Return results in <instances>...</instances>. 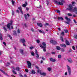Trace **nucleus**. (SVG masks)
<instances>
[{"label":"nucleus","mask_w":77,"mask_h":77,"mask_svg":"<svg viewBox=\"0 0 77 77\" xmlns=\"http://www.w3.org/2000/svg\"><path fill=\"white\" fill-rule=\"evenodd\" d=\"M69 8L68 9V10H69V11H72L73 12H75V14H77V8L75 7L73 9H72V6L71 4L69 5Z\"/></svg>","instance_id":"nucleus-1"},{"label":"nucleus","mask_w":77,"mask_h":77,"mask_svg":"<svg viewBox=\"0 0 77 77\" xmlns=\"http://www.w3.org/2000/svg\"><path fill=\"white\" fill-rule=\"evenodd\" d=\"M10 23H8L7 24V25L8 29L9 30H11V28H10V26H12V23H13V21H12V20H11L10 21Z\"/></svg>","instance_id":"nucleus-2"},{"label":"nucleus","mask_w":77,"mask_h":77,"mask_svg":"<svg viewBox=\"0 0 77 77\" xmlns=\"http://www.w3.org/2000/svg\"><path fill=\"white\" fill-rule=\"evenodd\" d=\"M42 45L41 44L39 45V46L41 48H45V47H47V46H46V44H45V42H43L42 43Z\"/></svg>","instance_id":"nucleus-3"},{"label":"nucleus","mask_w":77,"mask_h":77,"mask_svg":"<svg viewBox=\"0 0 77 77\" xmlns=\"http://www.w3.org/2000/svg\"><path fill=\"white\" fill-rule=\"evenodd\" d=\"M28 67L29 68H32V63L29 61H27Z\"/></svg>","instance_id":"nucleus-4"},{"label":"nucleus","mask_w":77,"mask_h":77,"mask_svg":"<svg viewBox=\"0 0 77 77\" xmlns=\"http://www.w3.org/2000/svg\"><path fill=\"white\" fill-rule=\"evenodd\" d=\"M54 2L57 5H60L61 6V5H63V3L60 2H58L57 1H55Z\"/></svg>","instance_id":"nucleus-5"},{"label":"nucleus","mask_w":77,"mask_h":77,"mask_svg":"<svg viewBox=\"0 0 77 77\" xmlns=\"http://www.w3.org/2000/svg\"><path fill=\"white\" fill-rule=\"evenodd\" d=\"M65 19H66L68 21V22H66V24H70L69 23H70V21H71V19H70L69 18L67 17H65Z\"/></svg>","instance_id":"nucleus-6"},{"label":"nucleus","mask_w":77,"mask_h":77,"mask_svg":"<svg viewBox=\"0 0 77 77\" xmlns=\"http://www.w3.org/2000/svg\"><path fill=\"white\" fill-rule=\"evenodd\" d=\"M67 66L68 67V72H69V75H71V68L69 67V66Z\"/></svg>","instance_id":"nucleus-7"},{"label":"nucleus","mask_w":77,"mask_h":77,"mask_svg":"<svg viewBox=\"0 0 77 77\" xmlns=\"http://www.w3.org/2000/svg\"><path fill=\"white\" fill-rule=\"evenodd\" d=\"M50 42H51V43H52L53 45H56V44H57V42L56 41L53 40H51Z\"/></svg>","instance_id":"nucleus-8"},{"label":"nucleus","mask_w":77,"mask_h":77,"mask_svg":"<svg viewBox=\"0 0 77 77\" xmlns=\"http://www.w3.org/2000/svg\"><path fill=\"white\" fill-rule=\"evenodd\" d=\"M35 54L36 57L37 58H38L39 57V56L38 55V51L37 50H35Z\"/></svg>","instance_id":"nucleus-9"},{"label":"nucleus","mask_w":77,"mask_h":77,"mask_svg":"<svg viewBox=\"0 0 77 77\" xmlns=\"http://www.w3.org/2000/svg\"><path fill=\"white\" fill-rule=\"evenodd\" d=\"M49 59L50 60V61L51 62H55L56 61V59H53L52 58H50Z\"/></svg>","instance_id":"nucleus-10"},{"label":"nucleus","mask_w":77,"mask_h":77,"mask_svg":"<svg viewBox=\"0 0 77 77\" xmlns=\"http://www.w3.org/2000/svg\"><path fill=\"white\" fill-rule=\"evenodd\" d=\"M18 9H19L22 15H23V11H22V8H21V7H18Z\"/></svg>","instance_id":"nucleus-11"},{"label":"nucleus","mask_w":77,"mask_h":77,"mask_svg":"<svg viewBox=\"0 0 77 77\" xmlns=\"http://www.w3.org/2000/svg\"><path fill=\"white\" fill-rule=\"evenodd\" d=\"M20 42H22L23 43H26V40L24 38L20 39Z\"/></svg>","instance_id":"nucleus-12"},{"label":"nucleus","mask_w":77,"mask_h":77,"mask_svg":"<svg viewBox=\"0 0 77 77\" xmlns=\"http://www.w3.org/2000/svg\"><path fill=\"white\" fill-rule=\"evenodd\" d=\"M67 60L68 62H69V63H71L72 62V59H71V58H69V59L68 58Z\"/></svg>","instance_id":"nucleus-13"},{"label":"nucleus","mask_w":77,"mask_h":77,"mask_svg":"<svg viewBox=\"0 0 77 77\" xmlns=\"http://www.w3.org/2000/svg\"><path fill=\"white\" fill-rule=\"evenodd\" d=\"M12 68H13V69H14V70H13L12 71V72H13V73L15 74H17V72H16L14 71V70H15L16 69H15V67H13Z\"/></svg>","instance_id":"nucleus-14"},{"label":"nucleus","mask_w":77,"mask_h":77,"mask_svg":"<svg viewBox=\"0 0 77 77\" xmlns=\"http://www.w3.org/2000/svg\"><path fill=\"white\" fill-rule=\"evenodd\" d=\"M25 4H23L22 5L23 7V8H24L27 5V2H25Z\"/></svg>","instance_id":"nucleus-15"},{"label":"nucleus","mask_w":77,"mask_h":77,"mask_svg":"<svg viewBox=\"0 0 77 77\" xmlns=\"http://www.w3.org/2000/svg\"><path fill=\"white\" fill-rule=\"evenodd\" d=\"M0 71H1V72H2L3 73V74H5V75H8V74H7V73H6V72H5V71H4L2 70L1 69H0Z\"/></svg>","instance_id":"nucleus-16"},{"label":"nucleus","mask_w":77,"mask_h":77,"mask_svg":"<svg viewBox=\"0 0 77 77\" xmlns=\"http://www.w3.org/2000/svg\"><path fill=\"white\" fill-rule=\"evenodd\" d=\"M13 35L14 36H17V32H16V31L14 30L13 31Z\"/></svg>","instance_id":"nucleus-17"},{"label":"nucleus","mask_w":77,"mask_h":77,"mask_svg":"<svg viewBox=\"0 0 77 77\" xmlns=\"http://www.w3.org/2000/svg\"><path fill=\"white\" fill-rule=\"evenodd\" d=\"M37 25L39 27H42V24L41 23H37Z\"/></svg>","instance_id":"nucleus-18"},{"label":"nucleus","mask_w":77,"mask_h":77,"mask_svg":"<svg viewBox=\"0 0 77 77\" xmlns=\"http://www.w3.org/2000/svg\"><path fill=\"white\" fill-rule=\"evenodd\" d=\"M20 51L21 54H23H23H24V52H23L24 51H23V50L22 49H20Z\"/></svg>","instance_id":"nucleus-19"},{"label":"nucleus","mask_w":77,"mask_h":77,"mask_svg":"<svg viewBox=\"0 0 77 77\" xmlns=\"http://www.w3.org/2000/svg\"><path fill=\"white\" fill-rule=\"evenodd\" d=\"M40 75H43L44 76H45L46 75V73L45 72H40Z\"/></svg>","instance_id":"nucleus-20"},{"label":"nucleus","mask_w":77,"mask_h":77,"mask_svg":"<svg viewBox=\"0 0 77 77\" xmlns=\"http://www.w3.org/2000/svg\"><path fill=\"white\" fill-rule=\"evenodd\" d=\"M66 45H70L69 42L67 40H66Z\"/></svg>","instance_id":"nucleus-21"},{"label":"nucleus","mask_w":77,"mask_h":77,"mask_svg":"<svg viewBox=\"0 0 77 77\" xmlns=\"http://www.w3.org/2000/svg\"><path fill=\"white\" fill-rule=\"evenodd\" d=\"M3 28L4 30H5V32H7V29L5 27V26H4L3 27Z\"/></svg>","instance_id":"nucleus-22"},{"label":"nucleus","mask_w":77,"mask_h":77,"mask_svg":"<svg viewBox=\"0 0 77 77\" xmlns=\"http://www.w3.org/2000/svg\"><path fill=\"white\" fill-rule=\"evenodd\" d=\"M60 46L61 47H64V48L66 47V45L65 44H61Z\"/></svg>","instance_id":"nucleus-23"},{"label":"nucleus","mask_w":77,"mask_h":77,"mask_svg":"<svg viewBox=\"0 0 77 77\" xmlns=\"http://www.w3.org/2000/svg\"><path fill=\"white\" fill-rule=\"evenodd\" d=\"M24 17L26 20H27V14H24Z\"/></svg>","instance_id":"nucleus-24"},{"label":"nucleus","mask_w":77,"mask_h":77,"mask_svg":"<svg viewBox=\"0 0 77 77\" xmlns=\"http://www.w3.org/2000/svg\"><path fill=\"white\" fill-rule=\"evenodd\" d=\"M55 12H56L57 13H60V11L59 10H55Z\"/></svg>","instance_id":"nucleus-25"},{"label":"nucleus","mask_w":77,"mask_h":77,"mask_svg":"<svg viewBox=\"0 0 77 77\" xmlns=\"http://www.w3.org/2000/svg\"><path fill=\"white\" fill-rule=\"evenodd\" d=\"M58 20H63V17H58L57 18Z\"/></svg>","instance_id":"nucleus-26"},{"label":"nucleus","mask_w":77,"mask_h":77,"mask_svg":"<svg viewBox=\"0 0 77 77\" xmlns=\"http://www.w3.org/2000/svg\"><path fill=\"white\" fill-rule=\"evenodd\" d=\"M60 40H61V41H62V42H63L64 40H63V37H62V36H61L60 37Z\"/></svg>","instance_id":"nucleus-27"},{"label":"nucleus","mask_w":77,"mask_h":77,"mask_svg":"<svg viewBox=\"0 0 77 77\" xmlns=\"http://www.w3.org/2000/svg\"><path fill=\"white\" fill-rule=\"evenodd\" d=\"M73 38L77 40V35H74L73 36Z\"/></svg>","instance_id":"nucleus-28"},{"label":"nucleus","mask_w":77,"mask_h":77,"mask_svg":"<svg viewBox=\"0 0 77 77\" xmlns=\"http://www.w3.org/2000/svg\"><path fill=\"white\" fill-rule=\"evenodd\" d=\"M7 36H8V37H9L10 39H12V36L10 35H9V34H8Z\"/></svg>","instance_id":"nucleus-29"},{"label":"nucleus","mask_w":77,"mask_h":77,"mask_svg":"<svg viewBox=\"0 0 77 77\" xmlns=\"http://www.w3.org/2000/svg\"><path fill=\"white\" fill-rule=\"evenodd\" d=\"M17 33L18 34H19V33H20V30L19 29H18L17 30Z\"/></svg>","instance_id":"nucleus-30"},{"label":"nucleus","mask_w":77,"mask_h":77,"mask_svg":"<svg viewBox=\"0 0 77 77\" xmlns=\"http://www.w3.org/2000/svg\"><path fill=\"white\" fill-rule=\"evenodd\" d=\"M64 31L66 33H67L68 32V30L64 29Z\"/></svg>","instance_id":"nucleus-31"},{"label":"nucleus","mask_w":77,"mask_h":77,"mask_svg":"<svg viewBox=\"0 0 77 77\" xmlns=\"http://www.w3.org/2000/svg\"><path fill=\"white\" fill-rule=\"evenodd\" d=\"M37 72H38V73H39L40 74V73H41V72H42L41 70L40 69H38L37 71Z\"/></svg>","instance_id":"nucleus-32"},{"label":"nucleus","mask_w":77,"mask_h":77,"mask_svg":"<svg viewBox=\"0 0 77 77\" xmlns=\"http://www.w3.org/2000/svg\"><path fill=\"white\" fill-rule=\"evenodd\" d=\"M31 72L33 74H36V72H35L34 70H32Z\"/></svg>","instance_id":"nucleus-33"},{"label":"nucleus","mask_w":77,"mask_h":77,"mask_svg":"<svg viewBox=\"0 0 77 77\" xmlns=\"http://www.w3.org/2000/svg\"><path fill=\"white\" fill-rule=\"evenodd\" d=\"M56 48L57 50H60V48L59 46H57Z\"/></svg>","instance_id":"nucleus-34"},{"label":"nucleus","mask_w":77,"mask_h":77,"mask_svg":"<svg viewBox=\"0 0 77 77\" xmlns=\"http://www.w3.org/2000/svg\"><path fill=\"white\" fill-rule=\"evenodd\" d=\"M20 67H17L16 69V70H17V71H20Z\"/></svg>","instance_id":"nucleus-35"},{"label":"nucleus","mask_w":77,"mask_h":77,"mask_svg":"<svg viewBox=\"0 0 77 77\" xmlns=\"http://www.w3.org/2000/svg\"><path fill=\"white\" fill-rule=\"evenodd\" d=\"M48 71H51V68L50 67L48 68Z\"/></svg>","instance_id":"nucleus-36"},{"label":"nucleus","mask_w":77,"mask_h":77,"mask_svg":"<svg viewBox=\"0 0 77 77\" xmlns=\"http://www.w3.org/2000/svg\"><path fill=\"white\" fill-rule=\"evenodd\" d=\"M12 3V4L13 5H14V4H15V1H14V0H12L11 1Z\"/></svg>","instance_id":"nucleus-37"},{"label":"nucleus","mask_w":77,"mask_h":77,"mask_svg":"<svg viewBox=\"0 0 77 77\" xmlns=\"http://www.w3.org/2000/svg\"><path fill=\"white\" fill-rule=\"evenodd\" d=\"M67 15L69 17H71V16H72V14L71 13H68L67 14Z\"/></svg>","instance_id":"nucleus-38"},{"label":"nucleus","mask_w":77,"mask_h":77,"mask_svg":"<svg viewBox=\"0 0 77 77\" xmlns=\"http://www.w3.org/2000/svg\"><path fill=\"white\" fill-rule=\"evenodd\" d=\"M60 51L62 52H64V51H65V50H64V49H63V48L61 49Z\"/></svg>","instance_id":"nucleus-39"},{"label":"nucleus","mask_w":77,"mask_h":77,"mask_svg":"<svg viewBox=\"0 0 77 77\" xmlns=\"http://www.w3.org/2000/svg\"><path fill=\"white\" fill-rule=\"evenodd\" d=\"M31 54L32 55V56H35V53L34 52H31Z\"/></svg>","instance_id":"nucleus-40"},{"label":"nucleus","mask_w":77,"mask_h":77,"mask_svg":"<svg viewBox=\"0 0 77 77\" xmlns=\"http://www.w3.org/2000/svg\"><path fill=\"white\" fill-rule=\"evenodd\" d=\"M36 42L38 44H39V43L40 42V41H39V40H36Z\"/></svg>","instance_id":"nucleus-41"},{"label":"nucleus","mask_w":77,"mask_h":77,"mask_svg":"<svg viewBox=\"0 0 77 77\" xmlns=\"http://www.w3.org/2000/svg\"><path fill=\"white\" fill-rule=\"evenodd\" d=\"M62 56H61V55H59L58 56V57L59 59H60V58Z\"/></svg>","instance_id":"nucleus-42"},{"label":"nucleus","mask_w":77,"mask_h":77,"mask_svg":"<svg viewBox=\"0 0 77 77\" xmlns=\"http://www.w3.org/2000/svg\"><path fill=\"white\" fill-rule=\"evenodd\" d=\"M60 33L62 35H65V33L63 32H61Z\"/></svg>","instance_id":"nucleus-43"},{"label":"nucleus","mask_w":77,"mask_h":77,"mask_svg":"<svg viewBox=\"0 0 77 77\" xmlns=\"http://www.w3.org/2000/svg\"><path fill=\"white\" fill-rule=\"evenodd\" d=\"M29 48L31 50H32V49H33V48H34L33 46H31V47H29Z\"/></svg>","instance_id":"nucleus-44"},{"label":"nucleus","mask_w":77,"mask_h":77,"mask_svg":"<svg viewBox=\"0 0 77 77\" xmlns=\"http://www.w3.org/2000/svg\"><path fill=\"white\" fill-rule=\"evenodd\" d=\"M46 47H45V48H43L44 49L43 50L44 51H45V52L46 51V49H45V48H46Z\"/></svg>","instance_id":"nucleus-45"},{"label":"nucleus","mask_w":77,"mask_h":77,"mask_svg":"<svg viewBox=\"0 0 77 77\" xmlns=\"http://www.w3.org/2000/svg\"><path fill=\"white\" fill-rule=\"evenodd\" d=\"M3 44L4 45H5V46L6 45V42H3Z\"/></svg>","instance_id":"nucleus-46"},{"label":"nucleus","mask_w":77,"mask_h":77,"mask_svg":"<svg viewBox=\"0 0 77 77\" xmlns=\"http://www.w3.org/2000/svg\"><path fill=\"white\" fill-rule=\"evenodd\" d=\"M0 39L1 40V41L3 40V37H2V36H0Z\"/></svg>","instance_id":"nucleus-47"},{"label":"nucleus","mask_w":77,"mask_h":77,"mask_svg":"<svg viewBox=\"0 0 77 77\" xmlns=\"http://www.w3.org/2000/svg\"><path fill=\"white\" fill-rule=\"evenodd\" d=\"M72 49H73V50H75V47L73 46L72 47Z\"/></svg>","instance_id":"nucleus-48"},{"label":"nucleus","mask_w":77,"mask_h":77,"mask_svg":"<svg viewBox=\"0 0 77 77\" xmlns=\"http://www.w3.org/2000/svg\"><path fill=\"white\" fill-rule=\"evenodd\" d=\"M25 71H26V72H28L29 71V70H28V69H26Z\"/></svg>","instance_id":"nucleus-49"},{"label":"nucleus","mask_w":77,"mask_h":77,"mask_svg":"<svg viewBox=\"0 0 77 77\" xmlns=\"http://www.w3.org/2000/svg\"><path fill=\"white\" fill-rule=\"evenodd\" d=\"M26 10L27 11H29V8L26 7Z\"/></svg>","instance_id":"nucleus-50"},{"label":"nucleus","mask_w":77,"mask_h":77,"mask_svg":"<svg viewBox=\"0 0 77 77\" xmlns=\"http://www.w3.org/2000/svg\"><path fill=\"white\" fill-rule=\"evenodd\" d=\"M73 21L75 24H77V21H75V20H73Z\"/></svg>","instance_id":"nucleus-51"},{"label":"nucleus","mask_w":77,"mask_h":77,"mask_svg":"<svg viewBox=\"0 0 77 77\" xmlns=\"http://www.w3.org/2000/svg\"><path fill=\"white\" fill-rule=\"evenodd\" d=\"M12 15H14V11H12Z\"/></svg>","instance_id":"nucleus-52"},{"label":"nucleus","mask_w":77,"mask_h":77,"mask_svg":"<svg viewBox=\"0 0 77 77\" xmlns=\"http://www.w3.org/2000/svg\"><path fill=\"white\" fill-rule=\"evenodd\" d=\"M45 25H46V26H48L49 25V24L47 23H45Z\"/></svg>","instance_id":"nucleus-53"},{"label":"nucleus","mask_w":77,"mask_h":77,"mask_svg":"<svg viewBox=\"0 0 77 77\" xmlns=\"http://www.w3.org/2000/svg\"><path fill=\"white\" fill-rule=\"evenodd\" d=\"M31 30L32 32H34V29H33L32 28H31Z\"/></svg>","instance_id":"nucleus-54"},{"label":"nucleus","mask_w":77,"mask_h":77,"mask_svg":"<svg viewBox=\"0 0 77 77\" xmlns=\"http://www.w3.org/2000/svg\"><path fill=\"white\" fill-rule=\"evenodd\" d=\"M51 54H55V52H51Z\"/></svg>","instance_id":"nucleus-55"},{"label":"nucleus","mask_w":77,"mask_h":77,"mask_svg":"<svg viewBox=\"0 0 77 77\" xmlns=\"http://www.w3.org/2000/svg\"><path fill=\"white\" fill-rule=\"evenodd\" d=\"M23 46H25V47H26V45L25 44V43H23Z\"/></svg>","instance_id":"nucleus-56"},{"label":"nucleus","mask_w":77,"mask_h":77,"mask_svg":"<svg viewBox=\"0 0 77 77\" xmlns=\"http://www.w3.org/2000/svg\"><path fill=\"white\" fill-rule=\"evenodd\" d=\"M39 32L40 33H42V31H41V30H39Z\"/></svg>","instance_id":"nucleus-57"},{"label":"nucleus","mask_w":77,"mask_h":77,"mask_svg":"<svg viewBox=\"0 0 77 77\" xmlns=\"http://www.w3.org/2000/svg\"><path fill=\"white\" fill-rule=\"evenodd\" d=\"M26 15H27V16L28 17H30V15L29 14L27 13L26 14Z\"/></svg>","instance_id":"nucleus-58"},{"label":"nucleus","mask_w":77,"mask_h":77,"mask_svg":"<svg viewBox=\"0 0 77 77\" xmlns=\"http://www.w3.org/2000/svg\"><path fill=\"white\" fill-rule=\"evenodd\" d=\"M67 74H68V73L67 72L65 73V75H67Z\"/></svg>","instance_id":"nucleus-59"},{"label":"nucleus","mask_w":77,"mask_h":77,"mask_svg":"<svg viewBox=\"0 0 77 77\" xmlns=\"http://www.w3.org/2000/svg\"><path fill=\"white\" fill-rule=\"evenodd\" d=\"M42 59L43 60H45V58H44V57H42Z\"/></svg>","instance_id":"nucleus-60"},{"label":"nucleus","mask_w":77,"mask_h":77,"mask_svg":"<svg viewBox=\"0 0 77 77\" xmlns=\"http://www.w3.org/2000/svg\"><path fill=\"white\" fill-rule=\"evenodd\" d=\"M35 67L37 69H39V67H38V66H35Z\"/></svg>","instance_id":"nucleus-61"},{"label":"nucleus","mask_w":77,"mask_h":77,"mask_svg":"<svg viewBox=\"0 0 77 77\" xmlns=\"http://www.w3.org/2000/svg\"><path fill=\"white\" fill-rule=\"evenodd\" d=\"M65 2V1L64 0H61V2H63H63Z\"/></svg>","instance_id":"nucleus-62"},{"label":"nucleus","mask_w":77,"mask_h":77,"mask_svg":"<svg viewBox=\"0 0 77 77\" xmlns=\"http://www.w3.org/2000/svg\"><path fill=\"white\" fill-rule=\"evenodd\" d=\"M71 50L69 49V52H71Z\"/></svg>","instance_id":"nucleus-63"},{"label":"nucleus","mask_w":77,"mask_h":77,"mask_svg":"<svg viewBox=\"0 0 77 77\" xmlns=\"http://www.w3.org/2000/svg\"><path fill=\"white\" fill-rule=\"evenodd\" d=\"M24 77H27V75H26L25 74L24 75Z\"/></svg>","instance_id":"nucleus-64"}]
</instances>
